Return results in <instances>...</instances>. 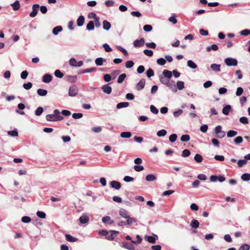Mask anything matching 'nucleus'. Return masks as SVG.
<instances>
[{"instance_id":"c9c22d12","label":"nucleus","mask_w":250,"mask_h":250,"mask_svg":"<svg viewBox=\"0 0 250 250\" xmlns=\"http://www.w3.org/2000/svg\"><path fill=\"white\" fill-rule=\"evenodd\" d=\"M176 86L177 89H178L179 90H181L184 88V83L179 81L177 82Z\"/></svg>"},{"instance_id":"473e14b6","label":"nucleus","mask_w":250,"mask_h":250,"mask_svg":"<svg viewBox=\"0 0 250 250\" xmlns=\"http://www.w3.org/2000/svg\"><path fill=\"white\" fill-rule=\"evenodd\" d=\"M47 93V91L45 89L39 88L37 90V94L40 96H44Z\"/></svg>"},{"instance_id":"ea45409f","label":"nucleus","mask_w":250,"mask_h":250,"mask_svg":"<svg viewBox=\"0 0 250 250\" xmlns=\"http://www.w3.org/2000/svg\"><path fill=\"white\" fill-rule=\"evenodd\" d=\"M160 81L161 83L165 85L168 84V82L170 81L168 79L164 77L163 76L160 77Z\"/></svg>"},{"instance_id":"6e6d98bb","label":"nucleus","mask_w":250,"mask_h":250,"mask_svg":"<svg viewBox=\"0 0 250 250\" xmlns=\"http://www.w3.org/2000/svg\"><path fill=\"white\" fill-rule=\"evenodd\" d=\"M177 138V136L176 134H172L169 137V140L170 142H174Z\"/></svg>"},{"instance_id":"58836bf2","label":"nucleus","mask_w":250,"mask_h":250,"mask_svg":"<svg viewBox=\"0 0 250 250\" xmlns=\"http://www.w3.org/2000/svg\"><path fill=\"white\" fill-rule=\"evenodd\" d=\"M126 75L125 74V73L122 74L121 75H120L119 76L118 80H117V82L119 83H122L123 82V81H124L125 79L126 78Z\"/></svg>"},{"instance_id":"6ab92c4d","label":"nucleus","mask_w":250,"mask_h":250,"mask_svg":"<svg viewBox=\"0 0 250 250\" xmlns=\"http://www.w3.org/2000/svg\"><path fill=\"white\" fill-rule=\"evenodd\" d=\"M157 179V177L156 175L153 174H148L146 177V181L148 182H152L156 180Z\"/></svg>"},{"instance_id":"09e8293b","label":"nucleus","mask_w":250,"mask_h":250,"mask_svg":"<svg viewBox=\"0 0 250 250\" xmlns=\"http://www.w3.org/2000/svg\"><path fill=\"white\" fill-rule=\"evenodd\" d=\"M243 138L241 136H237L234 139V142L235 144L238 145L243 142Z\"/></svg>"},{"instance_id":"cd10ccee","label":"nucleus","mask_w":250,"mask_h":250,"mask_svg":"<svg viewBox=\"0 0 250 250\" xmlns=\"http://www.w3.org/2000/svg\"><path fill=\"white\" fill-rule=\"evenodd\" d=\"M128 105H129V103L128 102H121V103H118L117 104L116 107L118 109H120V108H122L123 107H126L128 106Z\"/></svg>"},{"instance_id":"f8f14e48","label":"nucleus","mask_w":250,"mask_h":250,"mask_svg":"<svg viewBox=\"0 0 250 250\" xmlns=\"http://www.w3.org/2000/svg\"><path fill=\"white\" fill-rule=\"evenodd\" d=\"M64 79L67 82L73 83L76 82L77 79V77L76 76L67 75L64 77Z\"/></svg>"},{"instance_id":"864d4df0","label":"nucleus","mask_w":250,"mask_h":250,"mask_svg":"<svg viewBox=\"0 0 250 250\" xmlns=\"http://www.w3.org/2000/svg\"><path fill=\"white\" fill-rule=\"evenodd\" d=\"M157 63L160 65H164L166 63V61L163 58H160L157 59Z\"/></svg>"},{"instance_id":"c85d7f7f","label":"nucleus","mask_w":250,"mask_h":250,"mask_svg":"<svg viewBox=\"0 0 250 250\" xmlns=\"http://www.w3.org/2000/svg\"><path fill=\"white\" fill-rule=\"evenodd\" d=\"M190 226L194 229H197L199 226V222L195 219H193L190 223Z\"/></svg>"},{"instance_id":"4d7b16f0","label":"nucleus","mask_w":250,"mask_h":250,"mask_svg":"<svg viewBox=\"0 0 250 250\" xmlns=\"http://www.w3.org/2000/svg\"><path fill=\"white\" fill-rule=\"evenodd\" d=\"M134 64V63L132 61H128L126 62L125 67L127 68H130L133 66Z\"/></svg>"},{"instance_id":"a878e982","label":"nucleus","mask_w":250,"mask_h":250,"mask_svg":"<svg viewBox=\"0 0 250 250\" xmlns=\"http://www.w3.org/2000/svg\"><path fill=\"white\" fill-rule=\"evenodd\" d=\"M103 28L105 30H108L111 27L110 23L106 20H104L103 22Z\"/></svg>"},{"instance_id":"a18cd8bd","label":"nucleus","mask_w":250,"mask_h":250,"mask_svg":"<svg viewBox=\"0 0 250 250\" xmlns=\"http://www.w3.org/2000/svg\"><path fill=\"white\" fill-rule=\"evenodd\" d=\"M194 159L195 161L197 163H201L203 161L202 156L199 154H196L195 155Z\"/></svg>"},{"instance_id":"f3484780","label":"nucleus","mask_w":250,"mask_h":250,"mask_svg":"<svg viewBox=\"0 0 250 250\" xmlns=\"http://www.w3.org/2000/svg\"><path fill=\"white\" fill-rule=\"evenodd\" d=\"M163 75H164V77H165L167 79H170L172 76V72L167 69H165L163 71Z\"/></svg>"},{"instance_id":"a211bd4d","label":"nucleus","mask_w":250,"mask_h":250,"mask_svg":"<svg viewBox=\"0 0 250 250\" xmlns=\"http://www.w3.org/2000/svg\"><path fill=\"white\" fill-rule=\"evenodd\" d=\"M220 66V64L213 63L210 65V68L213 71L216 72H219L221 70Z\"/></svg>"},{"instance_id":"7c9ffc66","label":"nucleus","mask_w":250,"mask_h":250,"mask_svg":"<svg viewBox=\"0 0 250 250\" xmlns=\"http://www.w3.org/2000/svg\"><path fill=\"white\" fill-rule=\"evenodd\" d=\"M237 134V131H236L235 130H230L228 131L227 136L229 138H232V137H233L235 136H236Z\"/></svg>"},{"instance_id":"338daca9","label":"nucleus","mask_w":250,"mask_h":250,"mask_svg":"<svg viewBox=\"0 0 250 250\" xmlns=\"http://www.w3.org/2000/svg\"><path fill=\"white\" fill-rule=\"evenodd\" d=\"M250 246L248 244H243L239 248V250H249Z\"/></svg>"},{"instance_id":"49530a36","label":"nucleus","mask_w":250,"mask_h":250,"mask_svg":"<svg viewBox=\"0 0 250 250\" xmlns=\"http://www.w3.org/2000/svg\"><path fill=\"white\" fill-rule=\"evenodd\" d=\"M95 63L98 66L102 65L104 62V60L102 58H98L95 60Z\"/></svg>"},{"instance_id":"1a4fd4ad","label":"nucleus","mask_w":250,"mask_h":250,"mask_svg":"<svg viewBox=\"0 0 250 250\" xmlns=\"http://www.w3.org/2000/svg\"><path fill=\"white\" fill-rule=\"evenodd\" d=\"M102 89L104 93L107 94H110L112 91V88L109 86V83L104 85L102 87Z\"/></svg>"},{"instance_id":"2eb2a0df","label":"nucleus","mask_w":250,"mask_h":250,"mask_svg":"<svg viewBox=\"0 0 250 250\" xmlns=\"http://www.w3.org/2000/svg\"><path fill=\"white\" fill-rule=\"evenodd\" d=\"M79 221L82 224L87 223L89 221V217L85 214H83L79 218Z\"/></svg>"},{"instance_id":"13d9d810","label":"nucleus","mask_w":250,"mask_h":250,"mask_svg":"<svg viewBox=\"0 0 250 250\" xmlns=\"http://www.w3.org/2000/svg\"><path fill=\"white\" fill-rule=\"evenodd\" d=\"M32 83L31 82H28L26 83H24L23 85V88L26 90H29L32 87Z\"/></svg>"},{"instance_id":"bf43d9fd","label":"nucleus","mask_w":250,"mask_h":250,"mask_svg":"<svg viewBox=\"0 0 250 250\" xmlns=\"http://www.w3.org/2000/svg\"><path fill=\"white\" fill-rule=\"evenodd\" d=\"M150 109L151 112L153 114H157L158 113V109L153 105H150Z\"/></svg>"},{"instance_id":"c756f323","label":"nucleus","mask_w":250,"mask_h":250,"mask_svg":"<svg viewBox=\"0 0 250 250\" xmlns=\"http://www.w3.org/2000/svg\"><path fill=\"white\" fill-rule=\"evenodd\" d=\"M102 221L104 223H109L110 224L113 223V221L111 220L110 217L108 216L103 217L102 218Z\"/></svg>"},{"instance_id":"0e129e2a","label":"nucleus","mask_w":250,"mask_h":250,"mask_svg":"<svg viewBox=\"0 0 250 250\" xmlns=\"http://www.w3.org/2000/svg\"><path fill=\"white\" fill-rule=\"evenodd\" d=\"M144 53L148 57H151L153 54V52L152 50L148 49H145L144 50Z\"/></svg>"},{"instance_id":"393cba45","label":"nucleus","mask_w":250,"mask_h":250,"mask_svg":"<svg viewBox=\"0 0 250 250\" xmlns=\"http://www.w3.org/2000/svg\"><path fill=\"white\" fill-rule=\"evenodd\" d=\"M14 11H17L20 8V3L19 1L16 0L14 3L11 4Z\"/></svg>"},{"instance_id":"0eeeda50","label":"nucleus","mask_w":250,"mask_h":250,"mask_svg":"<svg viewBox=\"0 0 250 250\" xmlns=\"http://www.w3.org/2000/svg\"><path fill=\"white\" fill-rule=\"evenodd\" d=\"M146 81L145 79H142L136 85V89L138 91L142 90L145 87Z\"/></svg>"},{"instance_id":"5fc2aeb1","label":"nucleus","mask_w":250,"mask_h":250,"mask_svg":"<svg viewBox=\"0 0 250 250\" xmlns=\"http://www.w3.org/2000/svg\"><path fill=\"white\" fill-rule=\"evenodd\" d=\"M190 154V151L187 149H184L182 151V156L184 157H188Z\"/></svg>"},{"instance_id":"ddd939ff","label":"nucleus","mask_w":250,"mask_h":250,"mask_svg":"<svg viewBox=\"0 0 250 250\" xmlns=\"http://www.w3.org/2000/svg\"><path fill=\"white\" fill-rule=\"evenodd\" d=\"M133 243H128L127 242H124L122 243L123 247L129 250H134L135 248L132 245Z\"/></svg>"},{"instance_id":"aec40b11","label":"nucleus","mask_w":250,"mask_h":250,"mask_svg":"<svg viewBox=\"0 0 250 250\" xmlns=\"http://www.w3.org/2000/svg\"><path fill=\"white\" fill-rule=\"evenodd\" d=\"M65 237L66 240L67 241L70 242H76L78 240L77 238L74 237L72 236H71V235L68 234H65Z\"/></svg>"},{"instance_id":"5701e85b","label":"nucleus","mask_w":250,"mask_h":250,"mask_svg":"<svg viewBox=\"0 0 250 250\" xmlns=\"http://www.w3.org/2000/svg\"><path fill=\"white\" fill-rule=\"evenodd\" d=\"M231 109V107L230 105H227L223 108L222 113L226 115H228Z\"/></svg>"},{"instance_id":"bb28decb","label":"nucleus","mask_w":250,"mask_h":250,"mask_svg":"<svg viewBox=\"0 0 250 250\" xmlns=\"http://www.w3.org/2000/svg\"><path fill=\"white\" fill-rule=\"evenodd\" d=\"M62 30V27L61 26H57L55 27L53 29V34L57 35Z\"/></svg>"},{"instance_id":"f03ea898","label":"nucleus","mask_w":250,"mask_h":250,"mask_svg":"<svg viewBox=\"0 0 250 250\" xmlns=\"http://www.w3.org/2000/svg\"><path fill=\"white\" fill-rule=\"evenodd\" d=\"M224 62L228 66H236L238 63L237 60L232 58H227L225 60Z\"/></svg>"},{"instance_id":"a19ab883","label":"nucleus","mask_w":250,"mask_h":250,"mask_svg":"<svg viewBox=\"0 0 250 250\" xmlns=\"http://www.w3.org/2000/svg\"><path fill=\"white\" fill-rule=\"evenodd\" d=\"M190 140V136L188 135H183L181 137V141L183 142H187Z\"/></svg>"},{"instance_id":"412c9836","label":"nucleus","mask_w":250,"mask_h":250,"mask_svg":"<svg viewBox=\"0 0 250 250\" xmlns=\"http://www.w3.org/2000/svg\"><path fill=\"white\" fill-rule=\"evenodd\" d=\"M119 214L123 217L124 218L126 219L127 218H128L129 215H128V212L124 209H121L119 210Z\"/></svg>"},{"instance_id":"f257e3e1","label":"nucleus","mask_w":250,"mask_h":250,"mask_svg":"<svg viewBox=\"0 0 250 250\" xmlns=\"http://www.w3.org/2000/svg\"><path fill=\"white\" fill-rule=\"evenodd\" d=\"M46 120L49 122H56L61 121L63 119V116L60 115V112L58 109H55L53 113L48 114L45 117Z\"/></svg>"},{"instance_id":"680f3d73","label":"nucleus","mask_w":250,"mask_h":250,"mask_svg":"<svg viewBox=\"0 0 250 250\" xmlns=\"http://www.w3.org/2000/svg\"><path fill=\"white\" fill-rule=\"evenodd\" d=\"M31 221V218L28 216H24L21 218V221L25 223H29Z\"/></svg>"},{"instance_id":"603ef678","label":"nucleus","mask_w":250,"mask_h":250,"mask_svg":"<svg viewBox=\"0 0 250 250\" xmlns=\"http://www.w3.org/2000/svg\"><path fill=\"white\" fill-rule=\"evenodd\" d=\"M55 76L59 78H62L63 76V74L59 70H56L54 72Z\"/></svg>"},{"instance_id":"3c124183","label":"nucleus","mask_w":250,"mask_h":250,"mask_svg":"<svg viewBox=\"0 0 250 250\" xmlns=\"http://www.w3.org/2000/svg\"><path fill=\"white\" fill-rule=\"evenodd\" d=\"M146 76L148 78H150L154 75L153 70L151 68H149L146 72Z\"/></svg>"},{"instance_id":"7ed1b4c3","label":"nucleus","mask_w":250,"mask_h":250,"mask_svg":"<svg viewBox=\"0 0 250 250\" xmlns=\"http://www.w3.org/2000/svg\"><path fill=\"white\" fill-rule=\"evenodd\" d=\"M225 179V177L223 175H219L218 176L213 175L210 177V181L212 182H215L217 181H218L221 183L224 182Z\"/></svg>"},{"instance_id":"e433bc0d","label":"nucleus","mask_w":250,"mask_h":250,"mask_svg":"<svg viewBox=\"0 0 250 250\" xmlns=\"http://www.w3.org/2000/svg\"><path fill=\"white\" fill-rule=\"evenodd\" d=\"M94 22L92 21H89L86 25V29L88 30H92L94 29Z\"/></svg>"},{"instance_id":"6e6552de","label":"nucleus","mask_w":250,"mask_h":250,"mask_svg":"<svg viewBox=\"0 0 250 250\" xmlns=\"http://www.w3.org/2000/svg\"><path fill=\"white\" fill-rule=\"evenodd\" d=\"M145 44V40L141 38L140 40H136L133 42V45L136 47H140L143 46Z\"/></svg>"},{"instance_id":"20e7f679","label":"nucleus","mask_w":250,"mask_h":250,"mask_svg":"<svg viewBox=\"0 0 250 250\" xmlns=\"http://www.w3.org/2000/svg\"><path fill=\"white\" fill-rule=\"evenodd\" d=\"M78 93V87L73 85L69 87V91H68V95L70 97H74L76 96Z\"/></svg>"},{"instance_id":"f704fd0d","label":"nucleus","mask_w":250,"mask_h":250,"mask_svg":"<svg viewBox=\"0 0 250 250\" xmlns=\"http://www.w3.org/2000/svg\"><path fill=\"white\" fill-rule=\"evenodd\" d=\"M187 65L188 66L192 68V69H195L196 68L197 66L195 63H194L191 60H188L187 62Z\"/></svg>"},{"instance_id":"dca6fc26","label":"nucleus","mask_w":250,"mask_h":250,"mask_svg":"<svg viewBox=\"0 0 250 250\" xmlns=\"http://www.w3.org/2000/svg\"><path fill=\"white\" fill-rule=\"evenodd\" d=\"M52 76L50 74H46L42 77V81L45 83H48L52 80Z\"/></svg>"},{"instance_id":"37998d69","label":"nucleus","mask_w":250,"mask_h":250,"mask_svg":"<svg viewBox=\"0 0 250 250\" xmlns=\"http://www.w3.org/2000/svg\"><path fill=\"white\" fill-rule=\"evenodd\" d=\"M176 16L175 14H173V15L168 18L169 21L172 22L173 24H175L177 22V21L176 20Z\"/></svg>"},{"instance_id":"9d476101","label":"nucleus","mask_w":250,"mask_h":250,"mask_svg":"<svg viewBox=\"0 0 250 250\" xmlns=\"http://www.w3.org/2000/svg\"><path fill=\"white\" fill-rule=\"evenodd\" d=\"M18 109L16 110V112L20 115H24L25 113L23 111H21V110H23L25 108V105L22 103H20L18 105Z\"/></svg>"},{"instance_id":"4468645a","label":"nucleus","mask_w":250,"mask_h":250,"mask_svg":"<svg viewBox=\"0 0 250 250\" xmlns=\"http://www.w3.org/2000/svg\"><path fill=\"white\" fill-rule=\"evenodd\" d=\"M84 22V17L83 15L80 16L77 20V24L81 27L83 25Z\"/></svg>"},{"instance_id":"9b49d317","label":"nucleus","mask_w":250,"mask_h":250,"mask_svg":"<svg viewBox=\"0 0 250 250\" xmlns=\"http://www.w3.org/2000/svg\"><path fill=\"white\" fill-rule=\"evenodd\" d=\"M110 184L111 188L117 190H119L121 187V184L117 181H112Z\"/></svg>"},{"instance_id":"c03bdc74","label":"nucleus","mask_w":250,"mask_h":250,"mask_svg":"<svg viewBox=\"0 0 250 250\" xmlns=\"http://www.w3.org/2000/svg\"><path fill=\"white\" fill-rule=\"evenodd\" d=\"M8 134L12 137H16L18 135V132L16 129L13 130L8 131L7 132Z\"/></svg>"},{"instance_id":"39448f33","label":"nucleus","mask_w":250,"mask_h":250,"mask_svg":"<svg viewBox=\"0 0 250 250\" xmlns=\"http://www.w3.org/2000/svg\"><path fill=\"white\" fill-rule=\"evenodd\" d=\"M40 5L38 4H35L32 5V12L30 13L29 16L32 18L36 17L37 15Z\"/></svg>"},{"instance_id":"8fccbe9b","label":"nucleus","mask_w":250,"mask_h":250,"mask_svg":"<svg viewBox=\"0 0 250 250\" xmlns=\"http://www.w3.org/2000/svg\"><path fill=\"white\" fill-rule=\"evenodd\" d=\"M43 108L42 107H38L35 111V114L36 116H40L43 112Z\"/></svg>"},{"instance_id":"2f4dec72","label":"nucleus","mask_w":250,"mask_h":250,"mask_svg":"<svg viewBox=\"0 0 250 250\" xmlns=\"http://www.w3.org/2000/svg\"><path fill=\"white\" fill-rule=\"evenodd\" d=\"M241 178L244 181H249L250 180V174L249 173H244L241 176Z\"/></svg>"},{"instance_id":"4c0bfd02","label":"nucleus","mask_w":250,"mask_h":250,"mask_svg":"<svg viewBox=\"0 0 250 250\" xmlns=\"http://www.w3.org/2000/svg\"><path fill=\"white\" fill-rule=\"evenodd\" d=\"M218 46L215 44H213L210 46H208L206 48V50L208 52H209L211 50H213V51H216L218 50Z\"/></svg>"},{"instance_id":"e2e57ef3","label":"nucleus","mask_w":250,"mask_h":250,"mask_svg":"<svg viewBox=\"0 0 250 250\" xmlns=\"http://www.w3.org/2000/svg\"><path fill=\"white\" fill-rule=\"evenodd\" d=\"M103 46L104 49V50L106 52H109L112 51L111 48L109 46V45L107 43H104L103 44Z\"/></svg>"},{"instance_id":"72a5a7b5","label":"nucleus","mask_w":250,"mask_h":250,"mask_svg":"<svg viewBox=\"0 0 250 250\" xmlns=\"http://www.w3.org/2000/svg\"><path fill=\"white\" fill-rule=\"evenodd\" d=\"M120 136L124 138H129L131 136V133L129 131L123 132L121 133Z\"/></svg>"},{"instance_id":"79ce46f5","label":"nucleus","mask_w":250,"mask_h":250,"mask_svg":"<svg viewBox=\"0 0 250 250\" xmlns=\"http://www.w3.org/2000/svg\"><path fill=\"white\" fill-rule=\"evenodd\" d=\"M126 225H130L136 222V220L134 218L130 217V216L128 217V218H126Z\"/></svg>"},{"instance_id":"69168bd1","label":"nucleus","mask_w":250,"mask_h":250,"mask_svg":"<svg viewBox=\"0 0 250 250\" xmlns=\"http://www.w3.org/2000/svg\"><path fill=\"white\" fill-rule=\"evenodd\" d=\"M37 215L41 218H45L46 217L45 213L42 211H38L37 212Z\"/></svg>"},{"instance_id":"de8ad7c7","label":"nucleus","mask_w":250,"mask_h":250,"mask_svg":"<svg viewBox=\"0 0 250 250\" xmlns=\"http://www.w3.org/2000/svg\"><path fill=\"white\" fill-rule=\"evenodd\" d=\"M167 131L165 129H162L157 132V135L159 137H164L167 134Z\"/></svg>"},{"instance_id":"052dcab7","label":"nucleus","mask_w":250,"mask_h":250,"mask_svg":"<svg viewBox=\"0 0 250 250\" xmlns=\"http://www.w3.org/2000/svg\"><path fill=\"white\" fill-rule=\"evenodd\" d=\"M239 121L243 124H248L249 123L248 119L246 117H242L239 119Z\"/></svg>"},{"instance_id":"4be33fe9","label":"nucleus","mask_w":250,"mask_h":250,"mask_svg":"<svg viewBox=\"0 0 250 250\" xmlns=\"http://www.w3.org/2000/svg\"><path fill=\"white\" fill-rule=\"evenodd\" d=\"M173 92H177V88L175 84L173 83V82H169L168 84L166 85Z\"/></svg>"},{"instance_id":"423d86ee","label":"nucleus","mask_w":250,"mask_h":250,"mask_svg":"<svg viewBox=\"0 0 250 250\" xmlns=\"http://www.w3.org/2000/svg\"><path fill=\"white\" fill-rule=\"evenodd\" d=\"M158 239V237L156 234H153V236L146 235L145 236V240L149 243L154 244L155 243L156 240Z\"/></svg>"},{"instance_id":"774afa93","label":"nucleus","mask_w":250,"mask_h":250,"mask_svg":"<svg viewBox=\"0 0 250 250\" xmlns=\"http://www.w3.org/2000/svg\"><path fill=\"white\" fill-rule=\"evenodd\" d=\"M240 34L242 36H248L250 34V30L244 29L240 31Z\"/></svg>"},{"instance_id":"b1692460","label":"nucleus","mask_w":250,"mask_h":250,"mask_svg":"<svg viewBox=\"0 0 250 250\" xmlns=\"http://www.w3.org/2000/svg\"><path fill=\"white\" fill-rule=\"evenodd\" d=\"M96 70V68L91 67L89 68H86L85 69L82 70L79 72V74H83L85 73H90Z\"/></svg>"}]
</instances>
